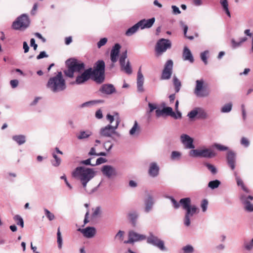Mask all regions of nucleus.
I'll return each mask as SVG.
<instances>
[{
  "instance_id": "nucleus-15",
  "label": "nucleus",
  "mask_w": 253,
  "mask_h": 253,
  "mask_svg": "<svg viewBox=\"0 0 253 253\" xmlns=\"http://www.w3.org/2000/svg\"><path fill=\"white\" fill-rule=\"evenodd\" d=\"M164 114L177 119L176 114L172 111V108L170 107H165L162 110L157 109L156 111V115L158 117L163 116Z\"/></svg>"
},
{
  "instance_id": "nucleus-26",
  "label": "nucleus",
  "mask_w": 253,
  "mask_h": 253,
  "mask_svg": "<svg viewBox=\"0 0 253 253\" xmlns=\"http://www.w3.org/2000/svg\"><path fill=\"white\" fill-rule=\"evenodd\" d=\"M159 168L155 163H152L150 164L149 174L152 177H155L159 174Z\"/></svg>"
},
{
  "instance_id": "nucleus-20",
  "label": "nucleus",
  "mask_w": 253,
  "mask_h": 253,
  "mask_svg": "<svg viewBox=\"0 0 253 253\" xmlns=\"http://www.w3.org/2000/svg\"><path fill=\"white\" fill-rule=\"evenodd\" d=\"M120 48V45L119 43H116L111 50V60L113 63H115L117 61Z\"/></svg>"
},
{
  "instance_id": "nucleus-12",
  "label": "nucleus",
  "mask_w": 253,
  "mask_h": 253,
  "mask_svg": "<svg viewBox=\"0 0 253 253\" xmlns=\"http://www.w3.org/2000/svg\"><path fill=\"white\" fill-rule=\"evenodd\" d=\"M203 80L196 81V86L194 93L198 97H206L209 95V91L208 90L203 89Z\"/></svg>"
},
{
  "instance_id": "nucleus-58",
  "label": "nucleus",
  "mask_w": 253,
  "mask_h": 253,
  "mask_svg": "<svg viewBox=\"0 0 253 253\" xmlns=\"http://www.w3.org/2000/svg\"><path fill=\"white\" fill-rule=\"evenodd\" d=\"M48 55L46 54L45 51H42L37 56V59H40L44 57H47Z\"/></svg>"
},
{
  "instance_id": "nucleus-39",
  "label": "nucleus",
  "mask_w": 253,
  "mask_h": 253,
  "mask_svg": "<svg viewBox=\"0 0 253 253\" xmlns=\"http://www.w3.org/2000/svg\"><path fill=\"white\" fill-rule=\"evenodd\" d=\"M88 155L105 156L106 155V154L105 152H100L99 153H96L95 149L94 147H92L91 148L89 152L88 153Z\"/></svg>"
},
{
  "instance_id": "nucleus-23",
  "label": "nucleus",
  "mask_w": 253,
  "mask_h": 253,
  "mask_svg": "<svg viewBox=\"0 0 253 253\" xmlns=\"http://www.w3.org/2000/svg\"><path fill=\"white\" fill-rule=\"evenodd\" d=\"M100 91L102 93L107 94H110L115 91V88L112 84H106L101 86L100 88Z\"/></svg>"
},
{
  "instance_id": "nucleus-31",
  "label": "nucleus",
  "mask_w": 253,
  "mask_h": 253,
  "mask_svg": "<svg viewBox=\"0 0 253 253\" xmlns=\"http://www.w3.org/2000/svg\"><path fill=\"white\" fill-rule=\"evenodd\" d=\"M12 139L15 141L19 145H21L25 142V137L22 135H14Z\"/></svg>"
},
{
  "instance_id": "nucleus-49",
  "label": "nucleus",
  "mask_w": 253,
  "mask_h": 253,
  "mask_svg": "<svg viewBox=\"0 0 253 253\" xmlns=\"http://www.w3.org/2000/svg\"><path fill=\"white\" fill-rule=\"evenodd\" d=\"M128 217L129 219L131 220L132 224L133 225H135V221L137 218V214L135 212L129 213L128 214Z\"/></svg>"
},
{
  "instance_id": "nucleus-8",
  "label": "nucleus",
  "mask_w": 253,
  "mask_h": 253,
  "mask_svg": "<svg viewBox=\"0 0 253 253\" xmlns=\"http://www.w3.org/2000/svg\"><path fill=\"white\" fill-rule=\"evenodd\" d=\"M171 46V43L169 40L161 39L159 40L156 44L155 50L159 54L165 52Z\"/></svg>"
},
{
  "instance_id": "nucleus-36",
  "label": "nucleus",
  "mask_w": 253,
  "mask_h": 253,
  "mask_svg": "<svg viewBox=\"0 0 253 253\" xmlns=\"http://www.w3.org/2000/svg\"><path fill=\"white\" fill-rule=\"evenodd\" d=\"M220 184V182L218 180H215L210 181L208 184V186L211 189L217 188Z\"/></svg>"
},
{
  "instance_id": "nucleus-41",
  "label": "nucleus",
  "mask_w": 253,
  "mask_h": 253,
  "mask_svg": "<svg viewBox=\"0 0 253 253\" xmlns=\"http://www.w3.org/2000/svg\"><path fill=\"white\" fill-rule=\"evenodd\" d=\"M57 236V243L58 244V247L60 249V248H61V247H62V237H61L60 227H59L58 228Z\"/></svg>"
},
{
  "instance_id": "nucleus-14",
  "label": "nucleus",
  "mask_w": 253,
  "mask_h": 253,
  "mask_svg": "<svg viewBox=\"0 0 253 253\" xmlns=\"http://www.w3.org/2000/svg\"><path fill=\"white\" fill-rule=\"evenodd\" d=\"M90 77L92 78V69L89 68L85 70L81 75L77 77L76 83L77 84H83Z\"/></svg>"
},
{
  "instance_id": "nucleus-53",
  "label": "nucleus",
  "mask_w": 253,
  "mask_h": 253,
  "mask_svg": "<svg viewBox=\"0 0 253 253\" xmlns=\"http://www.w3.org/2000/svg\"><path fill=\"white\" fill-rule=\"evenodd\" d=\"M215 147L219 151H225L228 149V148L225 146H223L219 144H215L214 145Z\"/></svg>"
},
{
  "instance_id": "nucleus-32",
  "label": "nucleus",
  "mask_w": 253,
  "mask_h": 253,
  "mask_svg": "<svg viewBox=\"0 0 253 253\" xmlns=\"http://www.w3.org/2000/svg\"><path fill=\"white\" fill-rule=\"evenodd\" d=\"M173 82L175 92H178L179 91L181 85V82L175 76L173 77Z\"/></svg>"
},
{
  "instance_id": "nucleus-18",
  "label": "nucleus",
  "mask_w": 253,
  "mask_h": 253,
  "mask_svg": "<svg viewBox=\"0 0 253 253\" xmlns=\"http://www.w3.org/2000/svg\"><path fill=\"white\" fill-rule=\"evenodd\" d=\"M155 21V19L154 17L147 20L144 19L139 21L137 24L141 29H144L145 28L151 27L154 23Z\"/></svg>"
},
{
  "instance_id": "nucleus-16",
  "label": "nucleus",
  "mask_w": 253,
  "mask_h": 253,
  "mask_svg": "<svg viewBox=\"0 0 253 253\" xmlns=\"http://www.w3.org/2000/svg\"><path fill=\"white\" fill-rule=\"evenodd\" d=\"M240 199L243 204L245 205V209L248 211H253V205L250 202V200H253V197L252 196H249L246 197L244 195L241 196Z\"/></svg>"
},
{
  "instance_id": "nucleus-40",
  "label": "nucleus",
  "mask_w": 253,
  "mask_h": 253,
  "mask_svg": "<svg viewBox=\"0 0 253 253\" xmlns=\"http://www.w3.org/2000/svg\"><path fill=\"white\" fill-rule=\"evenodd\" d=\"M232 104L228 103L224 105L221 108V112L223 113H227L231 111L232 109Z\"/></svg>"
},
{
  "instance_id": "nucleus-57",
  "label": "nucleus",
  "mask_w": 253,
  "mask_h": 253,
  "mask_svg": "<svg viewBox=\"0 0 253 253\" xmlns=\"http://www.w3.org/2000/svg\"><path fill=\"white\" fill-rule=\"evenodd\" d=\"M101 212L100 208L99 207H96L93 211V212L92 213V216L94 217H96L97 215H98Z\"/></svg>"
},
{
  "instance_id": "nucleus-25",
  "label": "nucleus",
  "mask_w": 253,
  "mask_h": 253,
  "mask_svg": "<svg viewBox=\"0 0 253 253\" xmlns=\"http://www.w3.org/2000/svg\"><path fill=\"white\" fill-rule=\"evenodd\" d=\"M200 157L211 158L215 156L214 151L210 149L200 150Z\"/></svg>"
},
{
  "instance_id": "nucleus-11",
  "label": "nucleus",
  "mask_w": 253,
  "mask_h": 253,
  "mask_svg": "<svg viewBox=\"0 0 253 253\" xmlns=\"http://www.w3.org/2000/svg\"><path fill=\"white\" fill-rule=\"evenodd\" d=\"M127 57V51L126 50L123 52L120 58V63L121 69L127 74H131L132 73L131 68L129 62L128 61L126 64L125 65V60Z\"/></svg>"
},
{
  "instance_id": "nucleus-51",
  "label": "nucleus",
  "mask_w": 253,
  "mask_h": 253,
  "mask_svg": "<svg viewBox=\"0 0 253 253\" xmlns=\"http://www.w3.org/2000/svg\"><path fill=\"white\" fill-rule=\"evenodd\" d=\"M198 114V112L197 110H193L190 111L188 114V116L191 118L193 119L194 117H195L196 116H197V114Z\"/></svg>"
},
{
  "instance_id": "nucleus-17",
  "label": "nucleus",
  "mask_w": 253,
  "mask_h": 253,
  "mask_svg": "<svg viewBox=\"0 0 253 253\" xmlns=\"http://www.w3.org/2000/svg\"><path fill=\"white\" fill-rule=\"evenodd\" d=\"M181 141L186 148L193 149L195 147L193 144V139L189 135L183 134L180 136Z\"/></svg>"
},
{
  "instance_id": "nucleus-33",
  "label": "nucleus",
  "mask_w": 253,
  "mask_h": 253,
  "mask_svg": "<svg viewBox=\"0 0 253 253\" xmlns=\"http://www.w3.org/2000/svg\"><path fill=\"white\" fill-rule=\"evenodd\" d=\"M91 134V132L89 131H82L80 132L77 137L79 139H84L88 137Z\"/></svg>"
},
{
  "instance_id": "nucleus-30",
  "label": "nucleus",
  "mask_w": 253,
  "mask_h": 253,
  "mask_svg": "<svg viewBox=\"0 0 253 253\" xmlns=\"http://www.w3.org/2000/svg\"><path fill=\"white\" fill-rule=\"evenodd\" d=\"M139 28L137 23L133 25L132 27L129 28L127 30L126 32V35L127 36H130L134 34Z\"/></svg>"
},
{
  "instance_id": "nucleus-1",
  "label": "nucleus",
  "mask_w": 253,
  "mask_h": 253,
  "mask_svg": "<svg viewBox=\"0 0 253 253\" xmlns=\"http://www.w3.org/2000/svg\"><path fill=\"white\" fill-rule=\"evenodd\" d=\"M170 199L175 209H178L180 206V204H181L182 208L186 211L184 218V224L187 226L190 225V216H193L194 214L198 212V208L195 205H190L191 199L189 198L181 199L179 201V203H177L172 197H170Z\"/></svg>"
},
{
  "instance_id": "nucleus-43",
  "label": "nucleus",
  "mask_w": 253,
  "mask_h": 253,
  "mask_svg": "<svg viewBox=\"0 0 253 253\" xmlns=\"http://www.w3.org/2000/svg\"><path fill=\"white\" fill-rule=\"evenodd\" d=\"M200 150L195 149L190 151L189 155L191 157H200Z\"/></svg>"
},
{
  "instance_id": "nucleus-19",
  "label": "nucleus",
  "mask_w": 253,
  "mask_h": 253,
  "mask_svg": "<svg viewBox=\"0 0 253 253\" xmlns=\"http://www.w3.org/2000/svg\"><path fill=\"white\" fill-rule=\"evenodd\" d=\"M78 231L82 233L84 236L86 238H92L96 232L95 229L92 227H88L84 229L79 228Z\"/></svg>"
},
{
  "instance_id": "nucleus-5",
  "label": "nucleus",
  "mask_w": 253,
  "mask_h": 253,
  "mask_svg": "<svg viewBox=\"0 0 253 253\" xmlns=\"http://www.w3.org/2000/svg\"><path fill=\"white\" fill-rule=\"evenodd\" d=\"M66 64L67 70L64 71L65 75L69 78L74 77V72H80L84 68V64L83 63H79L75 59H69L66 61Z\"/></svg>"
},
{
  "instance_id": "nucleus-42",
  "label": "nucleus",
  "mask_w": 253,
  "mask_h": 253,
  "mask_svg": "<svg viewBox=\"0 0 253 253\" xmlns=\"http://www.w3.org/2000/svg\"><path fill=\"white\" fill-rule=\"evenodd\" d=\"M45 214L49 220L51 221L55 218L54 215L46 209H44Z\"/></svg>"
},
{
  "instance_id": "nucleus-7",
  "label": "nucleus",
  "mask_w": 253,
  "mask_h": 253,
  "mask_svg": "<svg viewBox=\"0 0 253 253\" xmlns=\"http://www.w3.org/2000/svg\"><path fill=\"white\" fill-rule=\"evenodd\" d=\"M29 23L28 17L25 14H23L17 18L13 23L12 26L15 30H24L28 27Z\"/></svg>"
},
{
  "instance_id": "nucleus-59",
  "label": "nucleus",
  "mask_w": 253,
  "mask_h": 253,
  "mask_svg": "<svg viewBox=\"0 0 253 253\" xmlns=\"http://www.w3.org/2000/svg\"><path fill=\"white\" fill-rule=\"evenodd\" d=\"M183 30H184V34L185 37L190 40H193L194 37L193 36H187L186 33L188 30V26L187 25H184L183 26Z\"/></svg>"
},
{
  "instance_id": "nucleus-37",
  "label": "nucleus",
  "mask_w": 253,
  "mask_h": 253,
  "mask_svg": "<svg viewBox=\"0 0 253 253\" xmlns=\"http://www.w3.org/2000/svg\"><path fill=\"white\" fill-rule=\"evenodd\" d=\"M52 156L54 159V160L52 162V164L53 166H54L55 167L59 166L61 164V159L58 158L57 157V156L54 153H53L52 154Z\"/></svg>"
},
{
  "instance_id": "nucleus-3",
  "label": "nucleus",
  "mask_w": 253,
  "mask_h": 253,
  "mask_svg": "<svg viewBox=\"0 0 253 253\" xmlns=\"http://www.w3.org/2000/svg\"><path fill=\"white\" fill-rule=\"evenodd\" d=\"M46 86L53 92L64 90L66 88V84L62 73L61 71L58 72L56 76L50 78L47 82Z\"/></svg>"
},
{
  "instance_id": "nucleus-2",
  "label": "nucleus",
  "mask_w": 253,
  "mask_h": 253,
  "mask_svg": "<svg viewBox=\"0 0 253 253\" xmlns=\"http://www.w3.org/2000/svg\"><path fill=\"white\" fill-rule=\"evenodd\" d=\"M96 172L92 169L84 167H78L72 172L73 177L79 179L84 188H86L87 182L93 178Z\"/></svg>"
},
{
  "instance_id": "nucleus-21",
  "label": "nucleus",
  "mask_w": 253,
  "mask_h": 253,
  "mask_svg": "<svg viewBox=\"0 0 253 253\" xmlns=\"http://www.w3.org/2000/svg\"><path fill=\"white\" fill-rule=\"evenodd\" d=\"M235 154L232 151H228L227 154V160L228 166L232 170L235 168Z\"/></svg>"
},
{
  "instance_id": "nucleus-29",
  "label": "nucleus",
  "mask_w": 253,
  "mask_h": 253,
  "mask_svg": "<svg viewBox=\"0 0 253 253\" xmlns=\"http://www.w3.org/2000/svg\"><path fill=\"white\" fill-rule=\"evenodd\" d=\"M145 211L149 212L151 210L154 204L153 198L150 195H148L147 199L145 201Z\"/></svg>"
},
{
  "instance_id": "nucleus-46",
  "label": "nucleus",
  "mask_w": 253,
  "mask_h": 253,
  "mask_svg": "<svg viewBox=\"0 0 253 253\" xmlns=\"http://www.w3.org/2000/svg\"><path fill=\"white\" fill-rule=\"evenodd\" d=\"M184 253H192L193 252L194 249L191 245H187L183 248Z\"/></svg>"
},
{
  "instance_id": "nucleus-55",
  "label": "nucleus",
  "mask_w": 253,
  "mask_h": 253,
  "mask_svg": "<svg viewBox=\"0 0 253 253\" xmlns=\"http://www.w3.org/2000/svg\"><path fill=\"white\" fill-rule=\"evenodd\" d=\"M207 51H204V52L201 53V59L203 61L205 64L206 65L208 63L207 59Z\"/></svg>"
},
{
  "instance_id": "nucleus-10",
  "label": "nucleus",
  "mask_w": 253,
  "mask_h": 253,
  "mask_svg": "<svg viewBox=\"0 0 253 253\" xmlns=\"http://www.w3.org/2000/svg\"><path fill=\"white\" fill-rule=\"evenodd\" d=\"M128 236V240L124 242L126 244H131L135 242L142 241L146 239V236L140 234L133 230L129 231Z\"/></svg>"
},
{
  "instance_id": "nucleus-52",
  "label": "nucleus",
  "mask_w": 253,
  "mask_h": 253,
  "mask_svg": "<svg viewBox=\"0 0 253 253\" xmlns=\"http://www.w3.org/2000/svg\"><path fill=\"white\" fill-rule=\"evenodd\" d=\"M106 162H107V160L105 158L100 157L97 159L96 163L95 164L92 165V166L98 165L103 164L104 163H105Z\"/></svg>"
},
{
  "instance_id": "nucleus-48",
  "label": "nucleus",
  "mask_w": 253,
  "mask_h": 253,
  "mask_svg": "<svg viewBox=\"0 0 253 253\" xmlns=\"http://www.w3.org/2000/svg\"><path fill=\"white\" fill-rule=\"evenodd\" d=\"M208 201L206 199H204L202 200L201 204V207L202 209V211L203 212L206 211L208 207Z\"/></svg>"
},
{
  "instance_id": "nucleus-63",
  "label": "nucleus",
  "mask_w": 253,
  "mask_h": 253,
  "mask_svg": "<svg viewBox=\"0 0 253 253\" xmlns=\"http://www.w3.org/2000/svg\"><path fill=\"white\" fill-rule=\"evenodd\" d=\"M30 45L31 46H33L34 49L35 50H36L37 49L38 45L36 43H35V39L33 38L31 39L30 40Z\"/></svg>"
},
{
  "instance_id": "nucleus-44",
  "label": "nucleus",
  "mask_w": 253,
  "mask_h": 253,
  "mask_svg": "<svg viewBox=\"0 0 253 253\" xmlns=\"http://www.w3.org/2000/svg\"><path fill=\"white\" fill-rule=\"evenodd\" d=\"M244 245L246 250H251L253 247V239L251 242L245 241Z\"/></svg>"
},
{
  "instance_id": "nucleus-28",
  "label": "nucleus",
  "mask_w": 253,
  "mask_h": 253,
  "mask_svg": "<svg viewBox=\"0 0 253 253\" xmlns=\"http://www.w3.org/2000/svg\"><path fill=\"white\" fill-rule=\"evenodd\" d=\"M182 57L184 60H188L191 63L194 62V58L192 53L187 47L184 48Z\"/></svg>"
},
{
  "instance_id": "nucleus-4",
  "label": "nucleus",
  "mask_w": 253,
  "mask_h": 253,
  "mask_svg": "<svg viewBox=\"0 0 253 253\" xmlns=\"http://www.w3.org/2000/svg\"><path fill=\"white\" fill-rule=\"evenodd\" d=\"M106 118L107 120L109 121L110 124H112L113 122L115 120L116 125L114 126L108 125L106 126L102 127L100 130V134L105 137H112V135L113 134H115L117 136H119V134L116 131V129L118 128L121 122L119 114L118 113H115L114 115L113 116L108 114L106 116Z\"/></svg>"
},
{
  "instance_id": "nucleus-61",
  "label": "nucleus",
  "mask_w": 253,
  "mask_h": 253,
  "mask_svg": "<svg viewBox=\"0 0 253 253\" xmlns=\"http://www.w3.org/2000/svg\"><path fill=\"white\" fill-rule=\"evenodd\" d=\"M91 158L87 159V160L82 161L80 162L81 164L85 165H91L92 166L93 164H91Z\"/></svg>"
},
{
  "instance_id": "nucleus-54",
  "label": "nucleus",
  "mask_w": 253,
  "mask_h": 253,
  "mask_svg": "<svg viewBox=\"0 0 253 253\" xmlns=\"http://www.w3.org/2000/svg\"><path fill=\"white\" fill-rule=\"evenodd\" d=\"M241 143L244 146L248 147L250 144V142L247 138L242 137L241 140Z\"/></svg>"
},
{
  "instance_id": "nucleus-6",
  "label": "nucleus",
  "mask_w": 253,
  "mask_h": 253,
  "mask_svg": "<svg viewBox=\"0 0 253 253\" xmlns=\"http://www.w3.org/2000/svg\"><path fill=\"white\" fill-rule=\"evenodd\" d=\"M105 67V62L103 60H98L93 70H92V79L97 83L101 84L104 81Z\"/></svg>"
},
{
  "instance_id": "nucleus-27",
  "label": "nucleus",
  "mask_w": 253,
  "mask_h": 253,
  "mask_svg": "<svg viewBox=\"0 0 253 253\" xmlns=\"http://www.w3.org/2000/svg\"><path fill=\"white\" fill-rule=\"evenodd\" d=\"M143 76L141 72V69L140 68L137 74V89L139 92L143 91Z\"/></svg>"
},
{
  "instance_id": "nucleus-9",
  "label": "nucleus",
  "mask_w": 253,
  "mask_h": 253,
  "mask_svg": "<svg viewBox=\"0 0 253 253\" xmlns=\"http://www.w3.org/2000/svg\"><path fill=\"white\" fill-rule=\"evenodd\" d=\"M173 65V61L170 59L166 62L161 75L162 80H169L170 78L172 73Z\"/></svg>"
},
{
  "instance_id": "nucleus-50",
  "label": "nucleus",
  "mask_w": 253,
  "mask_h": 253,
  "mask_svg": "<svg viewBox=\"0 0 253 253\" xmlns=\"http://www.w3.org/2000/svg\"><path fill=\"white\" fill-rule=\"evenodd\" d=\"M107 42V39L106 38H104L101 39L98 42H97V47L98 48H100L101 46L104 45Z\"/></svg>"
},
{
  "instance_id": "nucleus-45",
  "label": "nucleus",
  "mask_w": 253,
  "mask_h": 253,
  "mask_svg": "<svg viewBox=\"0 0 253 253\" xmlns=\"http://www.w3.org/2000/svg\"><path fill=\"white\" fill-rule=\"evenodd\" d=\"M198 110V114H197V117L199 119H206L207 118V113L203 110L199 109Z\"/></svg>"
},
{
  "instance_id": "nucleus-13",
  "label": "nucleus",
  "mask_w": 253,
  "mask_h": 253,
  "mask_svg": "<svg viewBox=\"0 0 253 253\" xmlns=\"http://www.w3.org/2000/svg\"><path fill=\"white\" fill-rule=\"evenodd\" d=\"M147 242L149 244L157 247L162 251H165L166 250L164 245V242L153 235H151L147 238Z\"/></svg>"
},
{
  "instance_id": "nucleus-60",
  "label": "nucleus",
  "mask_w": 253,
  "mask_h": 253,
  "mask_svg": "<svg viewBox=\"0 0 253 253\" xmlns=\"http://www.w3.org/2000/svg\"><path fill=\"white\" fill-rule=\"evenodd\" d=\"M171 8L172 9L173 13L174 14H179L181 13V11L179 9L178 7H177L175 5H172L171 6Z\"/></svg>"
},
{
  "instance_id": "nucleus-22",
  "label": "nucleus",
  "mask_w": 253,
  "mask_h": 253,
  "mask_svg": "<svg viewBox=\"0 0 253 253\" xmlns=\"http://www.w3.org/2000/svg\"><path fill=\"white\" fill-rule=\"evenodd\" d=\"M102 171L103 174L108 177H110L116 174L115 169L113 167L109 165L104 166L102 168Z\"/></svg>"
},
{
  "instance_id": "nucleus-47",
  "label": "nucleus",
  "mask_w": 253,
  "mask_h": 253,
  "mask_svg": "<svg viewBox=\"0 0 253 253\" xmlns=\"http://www.w3.org/2000/svg\"><path fill=\"white\" fill-rule=\"evenodd\" d=\"M205 166L207 167V168L210 170L212 174H215L217 172L216 168L212 165L206 163Z\"/></svg>"
},
{
  "instance_id": "nucleus-34",
  "label": "nucleus",
  "mask_w": 253,
  "mask_h": 253,
  "mask_svg": "<svg viewBox=\"0 0 253 253\" xmlns=\"http://www.w3.org/2000/svg\"><path fill=\"white\" fill-rule=\"evenodd\" d=\"M247 40V38L246 37H243L240 39V42H236L234 39H232L231 40V43L232 44V46L235 48L237 46H240L243 42L246 41Z\"/></svg>"
},
{
  "instance_id": "nucleus-62",
  "label": "nucleus",
  "mask_w": 253,
  "mask_h": 253,
  "mask_svg": "<svg viewBox=\"0 0 253 253\" xmlns=\"http://www.w3.org/2000/svg\"><path fill=\"white\" fill-rule=\"evenodd\" d=\"M10 85L13 88L16 87L18 84V81L17 80H13L10 81Z\"/></svg>"
},
{
  "instance_id": "nucleus-35",
  "label": "nucleus",
  "mask_w": 253,
  "mask_h": 253,
  "mask_svg": "<svg viewBox=\"0 0 253 253\" xmlns=\"http://www.w3.org/2000/svg\"><path fill=\"white\" fill-rule=\"evenodd\" d=\"M13 219L17 225H20L22 228L24 227L23 220L20 215H15L13 217Z\"/></svg>"
},
{
  "instance_id": "nucleus-38",
  "label": "nucleus",
  "mask_w": 253,
  "mask_h": 253,
  "mask_svg": "<svg viewBox=\"0 0 253 253\" xmlns=\"http://www.w3.org/2000/svg\"><path fill=\"white\" fill-rule=\"evenodd\" d=\"M139 130V127L138 125L137 122L136 121H135L133 127L129 131V133L130 135H133L136 131H138Z\"/></svg>"
},
{
  "instance_id": "nucleus-64",
  "label": "nucleus",
  "mask_w": 253,
  "mask_h": 253,
  "mask_svg": "<svg viewBox=\"0 0 253 253\" xmlns=\"http://www.w3.org/2000/svg\"><path fill=\"white\" fill-rule=\"evenodd\" d=\"M222 7L223 8V9L225 11L226 13L227 14V15L229 17H230L231 16L229 10L228 9V4H226L223 5V6H222Z\"/></svg>"
},
{
  "instance_id": "nucleus-24",
  "label": "nucleus",
  "mask_w": 253,
  "mask_h": 253,
  "mask_svg": "<svg viewBox=\"0 0 253 253\" xmlns=\"http://www.w3.org/2000/svg\"><path fill=\"white\" fill-rule=\"evenodd\" d=\"M234 174L238 186H241L242 190L245 192L247 193H250V190L245 185L242 179L238 175L237 172L236 171H234Z\"/></svg>"
},
{
  "instance_id": "nucleus-56",
  "label": "nucleus",
  "mask_w": 253,
  "mask_h": 253,
  "mask_svg": "<svg viewBox=\"0 0 253 253\" xmlns=\"http://www.w3.org/2000/svg\"><path fill=\"white\" fill-rule=\"evenodd\" d=\"M180 156V153L177 151H173L171 153V158L172 160H174L176 158H178Z\"/></svg>"
}]
</instances>
